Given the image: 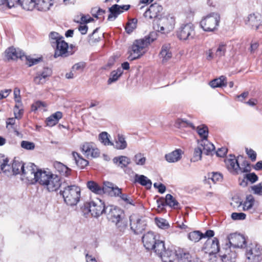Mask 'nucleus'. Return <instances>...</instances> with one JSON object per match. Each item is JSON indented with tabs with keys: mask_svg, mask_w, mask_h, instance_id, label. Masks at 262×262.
I'll return each mask as SVG.
<instances>
[{
	"mask_svg": "<svg viewBox=\"0 0 262 262\" xmlns=\"http://www.w3.org/2000/svg\"><path fill=\"white\" fill-rule=\"evenodd\" d=\"M209 85L212 88L226 86L227 78L225 76H221L219 78L211 80L209 82Z\"/></svg>",
	"mask_w": 262,
	"mask_h": 262,
	"instance_id": "7c9ffc66",
	"label": "nucleus"
},
{
	"mask_svg": "<svg viewBox=\"0 0 262 262\" xmlns=\"http://www.w3.org/2000/svg\"><path fill=\"white\" fill-rule=\"evenodd\" d=\"M178 262H191L192 257L190 253L185 249H178L176 251Z\"/></svg>",
	"mask_w": 262,
	"mask_h": 262,
	"instance_id": "5701e85b",
	"label": "nucleus"
},
{
	"mask_svg": "<svg viewBox=\"0 0 262 262\" xmlns=\"http://www.w3.org/2000/svg\"><path fill=\"white\" fill-rule=\"evenodd\" d=\"M255 203V199L252 194L247 195L246 200L243 203L240 202L239 205H243V209L244 211H248L252 209Z\"/></svg>",
	"mask_w": 262,
	"mask_h": 262,
	"instance_id": "72a5a7b5",
	"label": "nucleus"
},
{
	"mask_svg": "<svg viewBox=\"0 0 262 262\" xmlns=\"http://www.w3.org/2000/svg\"><path fill=\"white\" fill-rule=\"evenodd\" d=\"M228 240L230 246L233 248H243L246 245L245 237L240 234L232 233L228 236Z\"/></svg>",
	"mask_w": 262,
	"mask_h": 262,
	"instance_id": "a211bd4d",
	"label": "nucleus"
},
{
	"mask_svg": "<svg viewBox=\"0 0 262 262\" xmlns=\"http://www.w3.org/2000/svg\"><path fill=\"white\" fill-rule=\"evenodd\" d=\"M198 143L200 146L202 147L204 154L206 155H210L215 149L214 145L210 142L207 139L201 140L200 141H199Z\"/></svg>",
	"mask_w": 262,
	"mask_h": 262,
	"instance_id": "c85d7f7f",
	"label": "nucleus"
},
{
	"mask_svg": "<svg viewBox=\"0 0 262 262\" xmlns=\"http://www.w3.org/2000/svg\"><path fill=\"white\" fill-rule=\"evenodd\" d=\"M204 153L202 147L199 145L194 150L193 158L194 161L200 160L202 158V155Z\"/></svg>",
	"mask_w": 262,
	"mask_h": 262,
	"instance_id": "bf43d9fd",
	"label": "nucleus"
},
{
	"mask_svg": "<svg viewBox=\"0 0 262 262\" xmlns=\"http://www.w3.org/2000/svg\"><path fill=\"white\" fill-rule=\"evenodd\" d=\"M120 5L115 4L111 7L109 8L110 14L108 16L107 20L112 21L115 20L118 16L123 12V10H121L119 8Z\"/></svg>",
	"mask_w": 262,
	"mask_h": 262,
	"instance_id": "c756f323",
	"label": "nucleus"
},
{
	"mask_svg": "<svg viewBox=\"0 0 262 262\" xmlns=\"http://www.w3.org/2000/svg\"><path fill=\"white\" fill-rule=\"evenodd\" d=\"M220 256L223 262H235L237 255L231 251L230 247L227 243L223 250L220 251Z\"/></svg>",
	"mask_w": 262,
	"mask_h": 262,
	"instance_id": "6ab92c4d",
	"label": "nucleus"
},
{
	"mask_svg": "<svg viewBox=\"0 0 262 262\" xmlns=\"http://www.w3.org/2000/svg\"><path fill=\"white\" fill-rule=\"evenodd\" d=\"M157 207L159 211H163L165 210V206H167L166 200L163 197L159 198L156 201Z\"/></svg>",
	"mask_w": 262,
	"mask_h": 262,
	"instance_id": "13d9d810",
	"label": "nucleus"
},
{
	"mask_svg": "<svg viewBox=\"0 0 262 262\" xmlns=\"http://www.w3.org/2000/svg\"><path fill=\"white\" fill-rule=\"evenodd\" d=\"M92 14L93 17L97 18V19H101L103 20L104 19V14L106 13V11L101 8H93L92 10Z\"/></svg>",
	"mask_w": 262,
	"mask_h": 262,
	"instance_id": "09e8293b",
	"label": "nucleus"
},
{
	"mask_svg": "<svg viewBox=\"0 0 262 262\" xmlns=\"http://www.w3.org/2000/svg\"><path fill=\"white\" fill-rule=\"evenodd\" d=\"M82 152L87 158H97L100 156V151L92 142H85L81 147Z\"/></svg>",
	"mask_w": 262,
	"mask_h": 262,
	"instance_id": "f3484780",
	"label": "nucleus"
},
{
	"mask_svg": "<svg viewBox=\"0 0 262 262\" xmlns=\"http://www.w3.org/2000/svg\"><path fill=\"white\" fill-rule=\"evenodd\" d=\"M54 0H36L35 8L40 11H47L50 9Z\"/></svg>",
	"mask_w": 262,
	"mask_h": 262,
	"instance_id": "393cba45",
	"label": "nucleus"
},
{
	"mask_svg": "<svg viewBox=\"0 0 262 262\" xmlns=\"http://www.w3.org/2000/svg\"><path fill=\"white\" fill-rule=\"evenodd\" d=\"M262 252L259 246L252 245L247 249L246 257L249 262H258L261 259Z\"/></svg>",
	"mask_w": 262,
	"mask_h": 262,
	"instance_id": "f8f14e48",
	"label": "nucleus"
},
{
	"mask_svg": "<svg viewBox=\"0 0 262 262\" xmlns=\"http://www.w3.org/2000/svg\"><path fill=\"white\" fill-rule=\"evenodd\" d=\"M155 223L156 225L160 228L166 229L169 227V224L168 222L162 218H155Z\"/></svg>",
	"mask_w": 262,
	"mask_h": 262,
	"instance_id": "603ef678",
	"label": "nucleus"
},
{
	"mask_svg": "<svg viewBox=\"0 0 262 262\" xmlns=\"http://www.w3.org/2000/svg\"><path fill=\"white\" fill-rule=\"evenodd\" d=\"M113 161L115 164H118L121 168L126 167L130 163V159L124 156L116 157L113 158Z\"/></svg>",
	"mask_w": 262,
	"mask_h": 262,
	"instance_id": "f704fd0d",
	"label": "nucleus"
},
{
	"mask_svg": "<svg viewBox=\"0 0 262 262\" xmlns=\"http://www.w3.org/2000/svg\"><path fill=\"white\" fill-rule=\"evenodd\" d=\"M105 214L110 221L115 223L120 231H123L127 227V223L123 217V211L119 207L113 205L107 206Z\"/></svg>",
	"mask_w": 262,
	"mask_h": 262,
	"instance_id": "7ed1b4c3",
	"label": "nucleus"
},
{
	"mask_svg": "<svg viewBox=\"0 0 262 262\" xmlns=\"http://www.w3.org/2000/svg\"><path fill=\"white\" fill-rule=\"evenodd\" d=\"M109 135L105 132H102L99 135V140L104 145H114L108 138Z\"/></svg>",
	"mask_w": 262,
	"mask_h": 262,
	"instance_id": "49530a36",
	"label": "nucleus"
},
{
	"mask_svg": "<svg viewBox=\"0 0 262 262\" xmlns=\"http://www.w3.org/2000/svg\"><path fill=\"white\" fill-rule=\"evenodd\" d=\"M37 181H32L30 184H35ZM49 191H56L61 186L60 181H38Z\"/></svg>",
	"mask_w": 262,
	"mask_h": 262,
	"instance_id": "4be33fe9",
	"label": "nucleus"
},
{
	"mask_svg": "<svg viewBox=\"0 0 262 262\" xmlns=\"http://www.w3.org/2000/svg\"><path fill=\"white\" fill-rule=\"evenodd\" d=\"M55 50L54 57L56 58L59 57H67L70 55L73 54L74 51L70 50L69 48V46L67 42H66L64 39H62L61 41H58L55 44V46L52 47ZM71 49L73 48V45H71Z\"/></svg>",
	"mask_w": 262,
	"mask_h": 262,
	"instance_id": "9d476101",
	"label": "nucleus"
},
{
	"mask_svg": "<svg viewBox=\"0 0 262 262\" xmlns=\"http://www.w3.org/2000/svg\"><path fill=\"white\" fill-rule=\"evenodd\" d=\"M188 238L192 242L196 243L203 238V233L200 231H194L188 234Z\"/></svg>",
	"mask_w": 262,
	"mask_h": 262,
	"instance_id": "37998d69",
	"label": "nucleus"
},
{
	"mask_svg": "<svg viewBox=\"0 0 262 262\" xmlns=\"http://www.w3.org/2000/svg\"><path fill=\"white\" fill-rule=\"evenodd\" d=\"M203 250L205 253L210 255L214 254L220 251L219 242L216 237L213 239H208L205 243L203 248Z\"/></svg>",
	"mask_w": 262,
	"mask_h": 262,
	"instance_id": "dca6fc26",
	"label": "nucleus"
},
{
	"mask_svg": "<svg viewBox=\"0 0 262 262\" xmlns=\"http://www.w3.org/2000/svg\"><path fill=\"white\" fill-rule=\"evenodd\" d=\"M112 184L110 181H103V185L100 186L95 181H88L87 187L95 194L109 195Z\"/></svg>",
	"mask_w": 262,
	"mask_h": 262,
	"instance_id": "1a4fd4ad",
	"label": "nucleus"
},
{
	"mask_svg": "<svg viewBox=\"0 0 262 262\" xmlns=\"http://www.w3.org/2000/svg\"><path fill=\"white\" fill-rule=\"evenodd\" d=\"M226 52V45L224 43H221L215 53V55L218 57H222L223 56H224L225 54V53Z\"/></svg>",
	"mask_w": 262,
	"mask_h": 262,
	"instance_id": "4d7b16f0",
	"label": "nucleus"
},
{
	"mask_svg": "<svg viewBox=\"0 0 262 262\" xmlns=\"http://www.w3.org/2000/svg\"><path fill=\"white\" fill-rule=\"evenodd\" d=\"M130 225L131 229L136 234L142 233L145 230L146 223V222L141 218L137 216H132L130 217Z\"/></svg>",
	"mask_w": 262,
	"mask_h": 262,
	"instance_id": "ddd939ff",
	"label": "nucleus"
},
{
	"mask_svg": "<svg viewBox=\"0 0 262 262\" xmlns=\"http://www.w3.org/2000/svg\"><path fill=\"white\" fill-rule=\"evenodd\" d=\"M176 251L170 248L166 249L164 244V249L161 250V253L156 254L160 257L163 262H173L176 257Z\"/></svg>",
	"mask_w": 262,
	"mask_h": 262,
	"instance_id": "412c9836",
	"label": "nucleus"
},
{
	"mask_svg": "<svg viewBox=\"0 0 262 262\" xmlns=\"http://www.w3.org/2000/svg\"><path fill=\"white\" fill-rule=\"evenodd\" d=\"M230 158L225 160V162L228 170L233 174H239L243 173V180H258L257 176L254 172L249 173L251 170L250 164L247 160H244L241 166L235 159L234 156L230 155Z\"/></svg>",
	"mask_w": 262,
	"mask_h": 262,
	"instance_id": "f257e3e1",
	"label": "nucleus"
},
{
	"mask_svg": "<svg viewBox=\"0 0 262 262\" xmlns=\"http://www.w3.org/2000/svg\"><path fill=\"white\" fill-rule=\"evenodd\" d=\"M261 15L258 13L250 14L245 20V23L252 29L257 30L261 24Z\"/></svg>",
	"mask_w": 262,
	"mask_h": 262,
	"instance_id": "aec40b11",
	"label": "nucleus"
},
{
	"mask_svg": "<svg viewBox=\"0 0 262 262\" xmlns=\"http://www.w3.org/2000/svg\"><path fill=\"white\" fill-rule=\"evenodd\" d=\"M72 156L77 165L80 168H84L88 165V161L83 159L78 153L73 151L72 152Z\"/></svg>",
	"mask_w": 262,
	"mask_h": 262,
	"instance_id": "4c0bfd02",
	"label": "nucleus"
},
{
	"mask_svg": "<svg viewBox=\"0 0 262 262\" xmlns=\"http://www.w3.org/2000/svg\"><path fill=\"white\" fill-rule=\"evenodd\" d=\"M182 152L181 149H177L168 154H166L165 156V159L170 163L176 162L180 160Z\"/></svg>",
	"mask_w": 262,
	"mask_h": 262,
	"instance_id": "cd10ccee",
	"label": "nucleus"
},
{
	"mask_svg": "<svg viewBox=\"0 0 262 262\" xmlns=\"http://www.w3.org/2000/svg\"><path fill=\"white\" fill-rule=\"evenodd\" d=\"M29 174L34 175L33 180H54L56 179L60 180L58 175L54 174L49 169L38 168L32 163H29L26 166L24 164V172L21 173V175L24 176Z\"/></svg>",
	"mask_w": 262,
	"mask_h": 262,
	"instance_id": "f03ea898",
	"label": "nucleus"
},
{
	"mask_svg": "<svg viewBox=\"0 0 262 262\" xmlns=\"http://www.w3.org/2000/svg\"><path fill=\"white\" fill-rule=\"evenodd\" d=\"M85 67V63L84 62H79L75 63L72 68V71H82Z\"/></svg>",
	"mask_w": 262,
	"mask_h": 262,
	"instance_id": "338daca9",
	"label": "nucleus"
},
{
	"mask_svg": "<svg viewBox=\"0 0 262 262\" xmlns=\"http://www.w3.org/2000/svg\"><path fill=\"white\" fill-rule=\"evenodd\" d=\"M112 197H119L126 204L133 205V200L128 194L123 193L122 189L113 183L109 195Z\"/></svg>",
	"mask_w": 262,
	"mask_h": 262,
	"instance_id": "4468645a",
	"label": "nucleus"
},
{
	"mask_svg": "<svg viewBox=\"0 0 262 262\" xmlns=\"http://www.w3.org/2000/svg\"><path fill=\"white\" fill-rule=\"evenodd\" d=\"M5 54L8 60H16L18 58H21L24 56V53L21 51L13 47H10L7 49Z\"/></svg>",
	"mask_w": 262,
	"mask_h": 262,
	"instance_id": "b1692460",
	"label": "nucleus"
},
{
	"mask_svg": "<svg viewBox=\"0 0 262 262\" xmlns=\"http://www.w3.org/2000/svg\"><path fill=\"white\" fill-rule=\"evenodd\" d=\"M170 48L169 43H165L162 46L159 56L162 58L163 62H166L171 58L172 53L170 51Z\"/></svg>",
	"mask_w": 262,
	"mask_h": 262,
	"instance_id": "a878e982",
	"label": "nucleus"
},
{
	"mask_svg": "<svg viewBox=\"0 0 262 262\" xmlns=\"http://www.w3.org/2000/svg\"><path fill=\"white\" fill-rule=\"evenodd\" d=\"M3 167L0 169L2 171H3V173L7 176H12V168L11 166L8 164V162H7V164L5 165L3 164Z\"/></svg>",
	"mask_w": 262,
	"mask_h": 262,
	"instance_id": "052dcab7",
	"label": "nucleus"
},
{
	"mask_svg": "<svg viewBox=\"0 0 262 262\" xmlns=\"http://www.w3.org/2000/svg\"><path fill=\"white\" fill-rule=\"evenodd\" d=\"M53 166L61 176L67 177L71 174V169L61 162L56 161L54 163Z\"/></svg>",
	"mask_w": 262,
	"mask_h": 262,
	"instance_id": "bb28decb",
	"label": "nucleus"
},
{
	"mask_svg": "<svg viewBox=\"0 0 262 262\" xmlns=\"http://www.w3.org/2000/svg\"><path fill=\"white\" fill-rule=\"evenodd\" d=\"M62 117V114L61 112H56L47 119V125L49 126H53L56 125Z\"/></svg>",
	"mask_w": 262,
	"mask_h": 262,
	"instance_id": "2f4dec72",
	"label": "nucleus"
},
{
	"mask_svg": "<svg viewBox=\"0 0 262 262\" xmlns=\"http://www.w3.org/2000/svg\"><path fill=\"white\" fill-rule=\"evenodd\" d=\"M133 161L137 165H143L145 163L146 158L144 157L142 154L138 153L134 156Z\"/></svg>",
	"mask_w": 262,
	"mask_h": 262,
	"instance_id": "864d4df0",
	"label": "nucleus"
},
{
	"mask_svg": "<svg viewBox=\"0 0 262 262\" xmlns=\"http://www.w3.org/2000/svg\"><path fill=\"white\" fill-rule=\"evenodd\" d=\"M162 21L164 26L161 27V31L165 30L170 31L174 28L175 20L172 17H164L162 19Z\"/></svg>",
	"mask_w": 262,
	"mask_h": 262,
	"instance_id": "c9c22d12",
	"label": "nucleus"
},
{
	"mask_svg": "<svg viewBox=\"0 0 262 262\" xmlns=\"http://www.w3.org/2000/svg\"><path fill=\"white\" fill-rule=\"evenodd\" d=\"M163 8L162 6L157 4L154 3L151 4L149 8L146 10L144 13V16L145 18L152 19L154 18L160 19L162 14Z\"/></svg>",
	"mask_w": 262,
	"mask_h": 262,
	"instance_id": "2eb2a0df",
	"label": "nucleus"
},
{
	"mask_svg": "<svg viewBox=\"0 0 262 262\" xmlns=\"http://www.w3.org/2000/svg\"><path fill=\"white\" fill-rule=\"evenodd\" d=\"M123 74V70L119 68L116 70L113 71L111 74L110 78L107 80V84H111L112 83L117 81Z\"/></svg>",
	"mask_w": 262,
	"mask_h": 262,
	"instance_id": "58836bf2",
	"label": "nucleus"
},
{
	"mask_svg": "<svg viewBox=\"0 0 262 262\" xmlns=\"http://www.w3.org/2000/svg\"><path fill=\"white\" fill-rule=\"evenodd\" d=\"M223 176L219 172H209L205 176L204 180H220L223 179Z\"/></svg>",
	"mask_w": 262,
	"mask_h": 262,
	"instance_id": "de8ad7c7",
	"label": "nucleus"
},
{
	"mask_svg": "<svg viewBox=\"0 0 262 262\" xmlns=\"http://www.w3.org/2000/svg\"><path fill=\"white\" fill-rule=\"evenodd\" d=\"M249 190L252 192L254 194L262 196V182L251 186Z\"/></svg>",
	"mask_w": 262,
	"mask_h": 262,
	"instance_id": "8fccbe9b",
	"label": "nucleus"
},
{
	"mask_svg": "<svg viewBox=\"0 0 262 262\" xmlns=\"http://www.w3.org/2000/svg\"><path fill=\"white\" fill-rule=\"evenodd\" d=\"M157 37V33L156 32H151L148 35L145 36L143 39L146 40L148 46L153 41H154Z\"/></svg>",
	"mask_w": 262,
	"mask_h": 262,
	"instance_id": "6e6d98bb",
	"label": "nucleus"
},
{
	"mask_svg": "<svg viewBox=\"0 0 262 262\" xmlns=\"http://www.w3.org/2000/svg\"><path fill=\"white\" fill-rule=\"evenodd\" d=\"M177 37L181 40L192 39L195 36L194 27L192 24H183L177 32Z\"/></svg>",
	"mask_w": 262,
	"mask_h": 262,
	"instance_id": "9b49d317",
	"label": "nucleus"
},
{
	"mask_svg": "<svg viewBox=\"0 0 262 262\" xmlns=\"http://www.w3.org/2000/svg\"><path fill=\"white\" fill-rule=\"evenodd\" d=\"M34 81L37 84H43L45 82V79L42 77L40 73H37L34 78Z\"/></svg>",
	"mask_w": 262,
	"mask_h": 262,
	"instance_id": "774afa93",
	"label": "nucleus"
},
{
	"mask_svg": "<svg viewBox=\"0 0 262 262\" xmlns=\"http://www.w3.org/2000/svg\"><path fill=\"white\" fill-rule=\"evenodd\" d=\"M196 131L201 138V140L207 139L208 135V129L206 125L203 124L198 126L196 127Z\"/></svg>",
	"mask_w": 262,
	"mask_h": 262,
	"instance_id": "c03bdc74",
	"label": "nucleus"
},
{
	"mask_svg": "<svg viewBox=\"0 0 262 262\" xmlns=\"http://www.w3.org/2000/svg\"><path fill=\"white\" fill-rule=\"evenodd\" d=\"M11 168L12 175L21 174L22 172H24V163L18 161H14Z\"/></svg>",
	"mask_w": 262,
	"mask_h": 262,
	"instance_id": "e433bc0d",
	"label": "nucleus"
},
{
	"mask_svg": "<svg viewBox=\"0 0 262 262\" xmlns=\"http://www.w3.org/2000/svg\"><path fill=\"white\" fill-rule=\"evenodd\" d=\"M49 41L52 47L55 46L58 41L63 39L59 33L56 32H51L49 35Z\"/></svg>",
	"mask_w": 262,
	"mask_h": 262,
	"instance_id": "79ce46f5",
	"label": "nucleus"
},
{
	"mask_svg": "<svg viewBox=\"0 0 262 262\" xmlns=\"http://www.w3.org/2000/svg\"><path fill=\"white\" fill-rule=\"evenodd\" d=\"M176 123L177 126L178 127H183L188 126L191 127L193 129L195 128V126L192 123L188 122L185 119H178L176 121Z\"/></svg>",
	"mask_w": 262,
	"mask_h": 262,
	"instance_id": "5fc2aeb1",
	"label": "nucleus"
},
{
	"mask_svg": "<svg viewBox=\"0 0 262 262\" xmlns=\"http://www.w3.org/2000/svg\"><path fill=\"white\" fill-rule=\"evenodd\" d=\"M19 5L26 10L32 11L35 8L36 0H19Z\"/></svg>",
	"mask_w": 262,
	"mask_h": 262,
	"instance_id": "ea45409f",
	"label": "nucleus"
},
{
	"mask_svg": "<svg viewBox=\"0 0 262 262\" xmlns=\"http://www.w3.org/2000/svg\"><path fill=\"white\" fill-rule=\"evenodd\" d=\"M99 28L95 29L92 34L88 36V41L90 45H93L94 43H97L100 41V37L95 36V34L98 32Z\"/></svg>",
	"mask_w": 262,
	"mask_h": 262,
	"instance_id": "3c124183",
	"label": "nucleus"
},
{
	"mask_svg": "<svg viewBox=\"0 0 262 262\" xmlns=\"http://www.w3.org/2000/svg\"><path fill=\"white\" fill-rule=\"evenodd\" d=\"M220 20V15L217 13H212L202 19L200 25L204 31L213 32L216 29Z\"/></svg>",
	"mask_w": 262,
	"mask_h": 262,
	"instance_id": "6e6552de",
	"label": "nucleus"
},
{
	"mask_svg": "<svg viewBox=\"0 0 262 262\" xmlns=\"http://www.w3.org/2000/svg\"><path fill=\"white\" fill-rule=\"evenodd\" d=\"M147 47V42L143 38L135 40L128 51L130 55L128 59L133 61L140 58L146 52L145 49Z\"/></svg>",
	"mask_w": 262,
	"mask_h": 262,
	"instance_id": "0eeeda50",
	"label": "nucleus"
},
{
	"mask_svg": "<svg viewBox=\"0 0 262 262\" xmlns=\"http://www.w3.org/2000/svg\"><path fill=\"white\" fill-rule=\"evenodd\" d=\"M106 207L104 203L99 199H96L89 203L84 204L81 208L84 215L91 213L94 217H98L105 213Z\"/></svg>",
	"mask_w": 262,
	"mask_h": 262,
	"instance_id": "20e7f679",
	"label": "nucleus"
},
{
	"mask_svg": "<svg viewBox=\"0 0 262 262\" xmlns=\"http://www.w3.org/2000/svg\"><path fill=\"white\" fill-rule=\"evenodd\" d=\"M21 146L22 148L28 150H32L35 148V144L33 142L23 141L21 143Z\"/></svg>",
	"mask_w": 262,
	"mask_h": 262,
	"instance_id": "0e129e2a",
	"label": "nucleus"
},
{
	"mask_svg": "<svg viewBox=\"0 0 262 262\" xmlns=\"http://www.w3.org/2000/svg\"><path fill=\"white\" fill-rule=\"evenodd\" d=\"M114 147L117 149L122 150L127 147V144L124 136L121 134H118L115 141Z\"/></svg>",
	"mask_w": 262,
	"mask_h": 262,
	"instance_id": "473e14b6",
	"label": "nucleus"
},
{
	"mask_svg": "<svg viewBox=\"0 0 262 262\" xmlns=\"http://www.w3.org/2000/svg\"><path fill=\"white\" fill-rule=\"evenodd\" d=\"M157 237L154 232H148L143 236L142 242L147 250H153L155 253H161L164 249V242Z\"/></svg>",
	"mask_w": 262,
	"mask_h": 262,
	"instance_id": "39448f33",
	"label": "nucleus"
},
{
	"mask_svg": "<svg viewBox=\"0 0 262 262\" xmlns=\"http://www.w3.org/2000/svg\"><path fill=\"white\" fill-rule=\"evenodd\" d=\"M60 193L67 205L74 206L79 201L80 188L75 185L68 186L63 190H60Z\"/></svg>",
	"mask_w": 262,
	"mask_h": 262,
	"instance_id": "423d86ee",
	"label": "nucleus"
},
{
	"mask_svg": "<svg viewBox=\"0 0 262 262\" xmlns=\"http://www.w3.org/2000/svg\"><path fill=\"white\" fill-rule=\"evenodd\" d=\"M137 19L132 18L128 20L125 26V31L128 34H130L136 28Z\"/></svg>",
	"mask_w": 262,
	"mask_h": 262,
	"instance_id": "a18cd8bd",
	"label": "nucleus"
},
{
	"mask_svg": "<svg viewBox=\"0 0 262 262\" xmlns=\"http://www.w3.org/2000/svg\"><path fill=\"white\" fill-rule=\"evenodd\" d=\"M246 152L252 162L256 160V153L254 150L251 148L249 149L248 148H246Z\"/></svg>",
	"mask_w": 262,
	"mask_h": 262,
	"instance_id": "69168bd1",
	"label": "nucleus"
},
{
	"mask_svg": "<svg viewBox=\"0 0 262 262\" xmlns=\"http://www.w3.org/2000/svg\"><path fill=\"white\" fill-rule=\"evenodd\" d=\"M46 106V104L45 102L37 101L32 104L31 106V110L32 111H35L38 110V109H40L43 108Z\"/></svg>",
	"mask_w": 262,
	"mask_h": 262,
	"instance_id": "680f3d73",
	"label": "nucleus"
},
{
	"mask_svg": "<svg viewBox=\"0 0 262 262\" xmlns=\"http://www.w3.org/2000/svg\"><path fill=\"white\" fill-rule=\"evenodd\" d=\"M246 217V214L243 212H233L231 214V218L233 220H243Z\"/></svg>",
	"mask_w": 262,
	"mask_h": 262,
	"instance_id": "e2e57ef3",
	"label": "nucleus"
},
{
	"mask_svg": "<svg viewBox=\"0 0 262 262\" xmlns=\"http://www.w3.org/2000/svg\"><path fill=\"white\" fill-rule=\"evenodd\" d=\"M166 204L170 208L176 209L179 208L180 204L176 199L170 194H166L165 196Z\"/></svg>",
	"mask_w": 262,
	"mask_h": 262,
	"instance_id": "a19ab883",
	"label": "nucleus"
}]
</instances>
